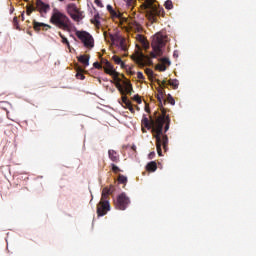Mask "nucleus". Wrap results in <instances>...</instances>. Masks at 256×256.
<instances>
[{
  "mask_svg": "<svg viewBox=\"0 0 256 256\" xmlns=\"http://www.w3.org/2000/svg\"><path fill=\"white\" fill-rule=\"evenodd\" d=\"M171 125V118L167 116V110L162 109V115L158 116L156 120L147 118V116H143L142 119V131L143 133H147L145 129H151L153 133V138L156 139V149L159 157L163 155V151L161 147H163L164 151H167V147L169 145V137L166 134H163V126L164 133L169 131V127Z\"/></svg>",
  "mask_w": 256,
  "mask_h": 256,
  "instance_id": "obj_1",
  "label": "nucleus"
},
{
  "mask_svg": "<svg viewBox=\"0 0 256 256\" xmlns=\"http://www.w3.org/2000/svg\"><path fill=\"white\" fill-rule=\"evenodd\" d=\"M50 23L63 31H69L71 29V20L69 17H67V15L59 11L57 8L53 9Z\"/></svg>",
  "mask_w": 256,
  "mask_h": 256,
  "instance_id": "obj_2",
  "label": "nucleus"
},
{
  "mask_svg": "<svg viewBox=\"0 0 256 256\" xmlns=\"http://www.w3.org/2000/svg\"><path fill=\"white\" fill-rule=\"evenodd\" d=\"M155 3H157V0H145L147 17L152 23H157V17H165V9Z\"/></svg>",
  "mask_w": 256,
  "mask_h": 256,
  "instance_id": "obj_3",
  "label": "nucleus"
},
{
  "mask_svg": "<svg viewBox=\"0 0 256 256\" xmlns=\"http://www.w3.org/2000/svg\"><path fill=\"white\" fill-rule=\"evenodd\" d=\"M165 43H167V36L161 33H157L153 36L151 44L153 52L150 53L151 59H157V57H161V55H163L162 49Z\"/></svg>",
  "mask_w": 256,
  "mask_h": 256,
  "instance_id": "obj_4",
  "label": "nucleus"
},
{
  "mask_svg": "<svg viewBox=\"0 0 256 256\" xmlns=\"http://www.w3.org/2000/svg\"><path fill=\"white\" fill-rule=\"evenodd\" d=\"M76 37L80 39L86 49H93L95 47V39L93 36L86 31H76Z\"/></svg>",
  "mask_w": 256,
  "mask_h": 256,
  "instance_id": "obj_5",
  "label": "nucleus"
},
{
  "mask_svg": "<svg viewBox=\"0 0 256 256\" xmlns=\"http://www.w3.org/2000/svg\"><path fill=\"white\" fill-rule=\"evenodd\" d=\"M137 51H136V56L132 57L134 61L139 65V67H144L146 64L147 65H153V61L151 60V57L149 55L143 54L141 52V46L136 45Z\"/></svg>",
  "mask_w": 256,
  "mask_h": 256,
  "instance_id": "obj_6",
  "label": "nucleus"
},
{
  "mask_svg": "<svg viewBox=\"0 0 256 256\" xmlns=\"http://www.w3.org/2000/svg\"><path fill=\"white\" fill-rule=\"evenodd\" d=\"M66 11L68 15L73 19V21H81L83 19V11L77 7V4L70 3L66 6Z\"/></svg>",
  "mask_w": 256,
  "mask_h": 256,
  "instance_id": "obj_7",
  "label": "nucleus"
},
{
  "mask_svg": "<svg viewBox=\"0 0 256 256\" xmlns=\"http://www.w3.org/2000/svg\"><path fill=\"white\" fill-rule=\"evenodd\" d=\"M131 203V200L129 197H127V194L121 193L116 198V201L114 202L115 208L119 211H125L127 207H129V204Z\"/></svg>",
  "mask_w": 256,
  "mask_h": 256,
  "instance_id": "obj_8",
  "label": "nucleus"
},
{
  "mask_svg": "<svg viewBox=\"0 0 256 256\" xmlns=\"http://www.w3.org/2000/svg\"><path fill=\"white\" fill-rule=\"evenodd\" d=\"M108 211H111V204H109V202H99L97 204L98 217H103V216L107 215Z\"/></svg>",
  "mask_w": 256,
  "mask_h": 256,
  "instance_id": "obj_9",
  "label": "nucleus"
},
{
  "mask_svg": "<svg viewBox=\"0 0 256 256\" xmlns=\"http://www.w3.org/2000/svg\"><path fill=\"white\" fill-rule=\"evenodd\" d=\"M103 69H104V73H106L107 75H111L114 81H118V82L121 81V78L119 77V73L115 71V69H113V65L111 64V62H108L107 65L103 67Z\"/></svg>",
  "mask_w": 256,
  "mask_h": 256,
  "instance_id": "obj_10",
  "label": "nucleus"
},
{
  "mask_svg": "<svg viewBox=\"0 0 256 256\" xmlns=\"http://www.w3.org/2000/svg\"><path fill=\"white\" fill-rule=\"evenodd\" d=\"M116 87L117 89L120 91V93L122 95H125V93H127V95H131V93H133V85L130 84V82H125V89L123 90V86H121V81H116Z\"/></svg>",
  "mask_w": 256,
  "mask_h": 256,
  "instance_id": "obj_11",
  "label": "nucleus"
},
{
  "mask_svg": "<svg viewBox=\"0 0 256 256\" xmlns=\"http://www.w3.org/2000/svg\"><path fill=\"white\" fill-rule=\"evenodd\" d=\"M36 9L39 11V13H47L51 9V6L45 2H42L41 0H37Z\"/></svg>",
  "mask_w": 256,
  "mask_h": 256,
  "instance_id": "obj_12",
  "label": "nucleus"
},
{
  "mask_svg": "<svg viewBox=\"0 0 256 256\" xmlns=\"http://www.w3.org/2000/svg\"><path fill=\"white\" fill-rule=\"evenodd\" d=\"M106 9L113 19H121L123 17V14H121V12H117L115 9H113V6L109 4L106 6Z\"/></svg>",
  "mask_w": 256,
  "mask_h": 256,
  "instance_id": "obj_13",
  "label": "nucleus"
},
{
  "mask_svg": "<svg viewBox=\"0 0 256 256\" xmlns=\"http://www.w3.org/2000/svg\"><path fill=\"white\" fill-rule=\"evenodd\" d=\"M89 59H91V56L87 54H83L77 57V60L83 65L84 68L89 67Z\"/></svg>",
  "mask_w": 256,
  "mask_h": 256,
  "instance_id": "obj_14",
  "label": "nucleus"
},
{
  "mask_svg": "<svg viewBox=\"0 0 256 256\" xmlns=\"http://www.w3.org/2000/svg\"><path fill=\"white\" fill-rule=\"evenodd\" d=\"M108 157L112 163H119L121 161V158L119 157V153L115 150H109L108 151Z\"/></svg>",
  "mask_w": 256,
  "mask_h": 256,
  "instance_id": "obj_15",
  "label": "nucleus"
},
{
  "mask_svg": "<svg viewBox=\"0 0 256 256\" xmlns=\"http://www.w3.org/2000/svg\"><path fill=\"white\" fill-rule=\"evenodd\" d=\"M33 27H34V31H41V27L43 28L44 31H47V29H51V26H49L48 24L40 23L35 20L33 21Z\"/></svg>",
  "mask_w": 256,
  "mask_h": 256,
  "instance_id": "obj_16",
  "label": "nucleus"
},
{
  "mask_svg": "<svg viewBox=\"0 0 256 256\" xmlns=\"http://www.w3.org/2000/svg\"><path fill=\"white\" fill-rule=\"evenodd\" d=\"M165 95V90L163 88H159L158 89V94H157V99L159 101V107H160V111L161 113H163V96Z\"/></svg>",
  "mask_w": 256,
  "mask_h": 256,
  "instance_id": "obj_17",
  "label": "nucleus"
},
{
  "mask_svg": "<svg viewBox=\"0 0 256 256\" xmlns=\"http://www.w3.org/2000/svg\"><path fill=\"white\" fill-rule=\"evenodd\" d=\"M109 190L107 187L103 188L100 203H109Z\"/></svg>",
  "mask_w": 256,
  "mask_h": 256,
  "instance_id": "obj_18",
  "label": "nucleus"
},
{
  "mask_svg": "<svg viewBox=\"0 0 256 256\" xmlns=\"http://www.w3.org/2000/svg\"><path fill=\"white\" fill-rule=\"evenodd\" d=\"M146 170H148L150 173H154V171H157V162L151 161L146 165Z\"/></svg>",
  "mask_w": 256,
  "mask_h": 256,
  "instance_id": "obj_19",
  "label": "nucleus"
},
{
  "mask_svg": "<svg viewBox=\"0 0 256 256\" xmlns=\"http://www.w3.org/2000/svg\"><path fill=\"white\" fill-rule=\"evenodd\" d=\"M110 40L112 43H116L117 45L119 44L120 41H123V37L119 34H109Z\"/></svg>",
  "mask_w": 256,
  "mask_h": 256,
  "instance_id": "obj_20",
  "label": "nucleus"
},
{
  "mask_svg": "<svg viewBox=\"0 0 256 256\" xmlns=\"http://www.w3.org/2000/svg\"><path fill=\"white\" fill-rule=\"evenodd\" d=\"M76 71H77L76 77H77L78 79H80V81L85 80V75L83 74V73H85V70H84L83 68H81V67H78V68L76 69Z\"/></svg>",
  "mask_w": 256,
  "mask_h": 256,
  "instance_id": "obj_21",
  "label": "nucleus"
},
{
  "mask_svg": "<svg viewBox=\"0 0 256 256\" xmlns=\"http://www.w3.org/2000/svg\"><path fill=\"white\" fill-rule=\"evenodd\" d=\"M113 61L114 63H116V65H121V67H125V63L123 62V60H121V57L115 55L113 56Z\"/></svg>",
  "mask_w": 256,
  "mask_h": 256,
  "instance_id": "obj_22",
  "label": "nucleus"
},
{
  "mask_svg": "<svg viewBox=\"0 0 256 256\" xmlns=\"http://www.w3.org/2000/svg\"><path fill=\"white\" fill-rule=\"evenodd\" d=\"M168 85H170V87L173 89H179V80H169Z\"/></svg>",
  "mask_w": 256,
  "mask_h": 256,
  "instance_id": "obj_23",
  "label": "nucleus"
},
{
  "mask_svg": "<svg viewBox=\"0 0 256 256\" xmlns=\"http://www.w3.org/2000/svg\"><path fill=\"white\" fill-rule=\"evenodd\" d=\"M118 47H120V49H122V51H127V42H126L125 38H123L119 42Z\"/></svg>",
  "mask_w": 256,
  "mask_h": 256,
  "instance_id": "obj_24",
  "label": "nucleus"
},
{
  "mask_svg": "<svg viewBox=\"0 0 256 256\" xmlns=\"http://www.w3.org/2000/svg\"><path fill=\"white\" fill-rule=\"evenodd\" d=\"M37 8H35V6L31 5H27L26 6V15H31V13H33V11H36Z\"/></svg>",
  "mask_w": 256,
  "mask_h": 256,
  "instance_id": "obj_25",
  "label": "nucleus"
},
{
  "mask_svg": "<svg viewBox=\"0 0 256 256\" xmlns=\"http://www.w3.org/2000/svg\"><path fill=\"white\" fill-rule=\"evenodd\" d=\"M91 23L94 25H101V22L99 21V13H96L94 15V18L91 20Z\"/></svg>",
  "mask_w": 256,
  "mask_h": 256,
  "instance_id": "obj_26",
  "label": "nucleus"
},
{
  "mask_svg": "<svg viewBox=\"0 0 256 256\" xmlns=\"http://www.w3.org/2000/svg\"><path fill=\"white\" fill-rule=\"evenodd\" d=\"M164 7H165V9H168V10L173 9V1L167 0V1L164 3Z\"/></svg>",
  "mask_w": 256,
  "mask_h": 256,
  "instance_id": "obj_27",
  "label": "nucleus"
},
{
  "mask_svg": "<svg viewBox=\"0 0 256 256\" xmlns=\"http://www.w3.org/2000/svg\"><path fill=\"white\" fill-rule=\"evenodd\" d=\"M118 182L122 183V185H125L127 183V176L119 175L118 176Z\"/></svg>",
  "mask_w": 256,
  "mask_h": 256,
  "instance_id": "obj_28",
  "label": "nucleus"
},
{
  "mask_svg": "<svg viewBox=\"0 0 256 256\" xmlns=\"http://www.w3.org/2000/svg\"><path fill=\"white\" fill-rule=\"evenodd\" d=\"M136 40H138L139 43H145L147 41V39L145 38V36L141 35V34H138L136 36Z\"/></svg>",
  "mask_w": 256,
  "mask_h": 256,
  "instance_id": "obj_29",
  "label": "nucleus"
},
{
  "mask_svg": "<svg viewBox=\"0 0 256 256\" xmlns=\"http://www.w3.org/2000/svg\"><path fill=\"white\" fill-rule=\"evenodd\" d=\"M156 69L158 70V71H167V66H165V64H157L156 65Z\"/></svg>",
  "mask_w": 256,
  "mask_h": 256,
  "instance_id": "obj_30",
  "label": "nucleus"
},
{
  "mask_svg": "<svg viewBox=\"0 0 256 256\" xmlns=\"http://www.w3.org/2000/svg\"><path fill=\"white\" fill-rule=\"evenodd\" d=\"M132 99L133 101H136L138 105H141V103H143V101L141 100V96H139V94L134 95Z\"/></svg>",
  "mask_w": 256,
  "mask_h": 256,
  "instance_id": "obj_31",
  "label": "nucleus"
},
{
  "mask_svg": "<svg viewBox=\"0 0 256 256\" xmlns=\"http://www.w3.org/2000/svg\"><path fill=\"white\" fill-rule=\"evenodd\" d=\"M158 85L160 86V89H164V87H167V80H163L162 82L158 80Z\"/></svg>",
  "mask_w": 256,
  "mask_h": 256,
  "instance_id": "obj_32",
  "label": "nucleus"
},
{
  "mask_svg": "<svg viewBox=\"0 0 256 256\" xmlns=\"http://www.w3.org/2000/svg\"><path fill=\"white\" fill-rule=\"evenodd\" d=\"M161 63L162 65H171V60L169 58H162Z\"/></svg>",
  "mask_w": 256,
  "mask_h": 256,
  "instance_id": "obj_33",
  "label": "nucleus"
},
{
  "mask_svg": "<svg viewBox=\"0 0 256 256\" xmlns=\"http://www.w3.org/2000/svg\"><path fill=\"white\" fill-rule=\"evenodd\" d=\"M167 101L168 103H170V105H175V99L173 98V96H171V94L168 95Z\"/></svg>",
  "mask_w": 256,
  "mask_h": 256,
  "instance_id": "obj_34",
  "label": "nucleus"
},
{
  "mask_svg": "<svg viewBox=\"0 0 256 256\" xmlns=\"http://www.w3.org/2000/svg\"><path fill=\"white\" fill-rule=\"evenodd\" d=\"M111 167H112L113 173H119V171H121V169L117 167V165H115L114 163L111 164Z\"/></svg>",
  "mask_w": 256,
  "mask_h": 256,
  "instance_id": "obj_35",
  "label": "nucleus"
},
{
  "mask_svg": "<svg viewBox=\"0 0 256 256\" xmlns=\"http://www.w3.org/2000/svg\"><path fill=\"white\" fill-rule=\"evenodd\" d=\"M107 190L109 195H113V193H115V186L110 185L109 187H107Z\"/></svg>",
  "mask_w": 256,
  "mask_h": 256,
  "instance_id": "obj_36",
  "label": "nucleus"
},
{
  "mask_svg": "<svg viewBox=\"0 0 256 256\" xmlns=\"http://www.w3.org/2000/svg\"><path fill=\"white\" fill-rule=\"evenodd\" d=\"M13 23L16 29H19V18H17V16L13 18Z\"/></svg>",
  "mask_w": 256,
  "mask_h": 256,
  "instance_id": "obj_37",
  "label": "nucleus"
},
{
  "mask_svg": "<svg viewBox=\"0 0 256 256\" xmlns=\"http://www.w3.org/2000/svg\"><path fill=\"white\" fill-rule=\"evenodd\" d=\"M142 47H143V49L145 50V51H147L148 49H149V41H145V42H143L142 44Z\"/></svg>",
  "mask_w": 256,
  "mask_h": 256,
  "instance_id": "obj_38",
  "label": "nucleus"
},
{
  "mask_svg": "<svg viewBox=\"0 0 256 256\" xmlns=\"http://www.w3.org/2000/svg\"><path fill=\"white\" fill-rule=\"evenodd\" d=\"M142 47H143V49L145 50V51H147L148 49H149V41H145V42H143L142 44Z\"/></svg>",
  "mask_w": 256,
  "mask_h": 256,
  "instance_id": "obj_39",
  "label": "nucleus"
},
{
  "mask_svg": "<svg viewBox=\"0 0 256 256\" xmlns=\"http://www.w3.org/2000/svg\"><path fill=\"white\" fill-rule=\"evenodd\" d=\"M145 73H146V75H147L148 77H151V76L153 75V70L150 69V68H147V69L145 70Z\"/></svg>",
  "mask_w": 256,
  "mask_h": 256,
  "instance_id": "obj_40",
  "label": "nucleus"
},
{
  "mask_svg": "<svg viewBox=\"0 0 256 256\" xmlns=\"http://www.w3.org/2000/svg\"><path fill=\"white\" fill-rule=\"evenodd\" d=\"M93 67H95V69H103V66L99 62H94Z\"/></svg>",
  "mask_w": 256,
  "mask_h": 256,
  "instance_id": "obj_41",
  "label": "nucleus"
},
{
  "mask_svg": "<svg viewBox=\"0 0 256 256\" xmlns=\"http://www.w3.org/2000/svg\"><path fill=\"white\" fill-rule=\"evenodd\" d=\"M137 79H139L140 81H143V79H145V76L143 75L142 72L137 73Z\"/></svg>",
  "mask_w": 256,
  "mask_h": 256,
  "instance_id": "obj_42",
  "label": "nucleus"
},
{
  "mask_svg": "<svg viewBox=\"0 0 256 256\" xmlns=\"http://www.w3.org/2000/svg\"><path fill=\"white\" fill-rule=\"evenodd\" d=\"M94 3L97 5V7L103 8V2H101V0H95Z\"/></svg>",
  "mask_w": 256,
  "mask_h": 256,
  "instance_id": "obj_43",
  "label": "nucleus"
},
{
  "mask_svg": "<svg viewBox=\"0 0 256 256\" xmlns=\"http://www.w3.org/2000/svg\"><path fill=\"white\" fill-rule=\"evenodd\" d=\"M123 96H122V102L124 103V105H126V103H128L130 100H129V98H127L126 96H125V94H122Z\"/></svg>",
  "mask_w": 256,
  "mask_h": 256,
  "instance_id": "obj_44",
  "label": "nucleus"
},
{
  "mask_svg": "<svg viewBox=\"0 0 256 256\" xmlns=\"http://www.w3.org/2000/svg\"><path fill=\"white\" fill-rule=\"evenodd\" d=\"M62 43H64V45H67L69 47V40H67L65 36L62 37Z\"/></svg>",
  "mask_w": 256,
  "mask_h": 256,
  "instance_id": "obj_45",
  "label": "nucleus"
},
{
  "mask_svg": "<svg viewBox=\"0 0 256 256\" xmlns=\"http://www.w3.org/2000/svg\"><path fill=\"white\" fill-rule=\"evenodd\" d=\"M101 63H102V65H107V63H110V62L107 59L102 58Z\"/></svg>",
  "mask_w": 256,
  "mask_h": 256,
  "instance_id": "obj_46",
  "label": "nucleus"
},
{
  "mask_svg": "<svg viewBox=\"0 0 256 256\" xmlns=\"http://www.w3.org/2000/svg\"><path fill=\"white\" fill-rule=\"evenodd\" d=\"M126 109H129V107L133 106V104L131 103V101H129L128 103L125 104Z\"/></svg>",
  "mask_w": 256,
  "mask_h": 256,
  "instance_id": "obj_47",
  "label": "nucleus"
},
{
  "mask_svg": "<svg viewBox=\"0 0 256 256\" xmlns=\"http://www.w3.org/2000/svg\"><path fill=\"white\" fill-rule=\"evenodd\" d=\"M128 110L130 113H135V108H133V106H129Z\"/></svg>",
  "mask_w": 256,
  "mask_h": 256,
  "instance_id": "obj_48",
  "label": "nucleus"
},
{
  "mask_svg": "<svg viewBox=\"0 0 256 256\" xmlns=\"http://www.w3.org/2000/svg\"><path fill=\"white\" fill-rule=\"evenodd\" d=\"M149 159H153L155 157V152H151L149 155H148Z\"/></svg>",
  "mask_w": 256,
  "mask_h": 256,
  "instance_id": "obj_49",
  "label": "nucleus"
},
{
  "mask_svg": "<svg viewBox=\"0 0 256 256\" xmlns=\"http://www.w3.org/2000/svg\"><path fill=\"white\" fill-rule=\"evenodd\" d=\"M21 18H22V21H25V11L22 12Z\"/></svg>",
  "mask_w": 256,
  "mask_h": 256,
  "instance_id": "obj_50",
  "label": "nucleus"
},
{
  "mask_svg": "<svg viewBox=\"0 0 256 256\" xmlns=\"http://www.w3.org/2000/svg\"><path fill=\"white\" fill-rule=\"evenodd\" d=\"M131 149H132V151H137V146L132 145V146H131Z\"/></svg>",
  "mask_w": 256,
  "mask_h": 256,
  "instance_id": "obj_51",
  "label": "nucleus"
},
{
  "mask_svg": "<svg viewBox=\"0 0 256 256\" xmlns=\"http://www.w3.org/2000/svg\"><path fill=\"white\" fill-rule=\"evenodd\" d=\"M59 37H61V39H63V37H65L61 32L58 33Z\"/></svg>",
  "mask_w": 256,
  "mask_h": 256,
  "instance_id": "obj_52",
  "label": "nucleus"
},
{
  "mask_svg": "<svg viewBox=\"0 0 256 256\" xmlns=\"http://www.w3.org/2000/svg\"><path fill=\"white\" fill-rule=\"evenodd\" d=\"M104 37H107V32H104Z\"/></svg>",
  "mask_w": 256,
  "mask_h": 256,
  "instance_id": "obj_53",
  "label": "nucleus"
},
{
  "mask_svg": "<svg viewBox=\"0 0 256 256\" xmlns=\"http://www.w3.org/2000/svg\"><path fill=\"white\" fill-rule=\"evenodd\" d=\"M25 1V3H29V0H24Z\"/></svg>",
  "mask_w": 256,
  "mask_h": 256,
  "instance_id": "obj_54",
  "label": "nucleus"
},
{
  "mask_svg": "<svg viewBox=\"0 0 256 256\" xmlns=\"http://www.w3.org/2000/svg\"><path fill=\"white\" fill-rule=\"evenodd\" d=\"M146 111L149 112V110L146 108Z\"/></svg>",
  "mask_w": 256,
  "mask_h": 256,
  "instance_id": "obj_55",
  "label": "nucleus"
},
{
  "mask_svg": "<svg viewBox=\"0 0 256 256\" xmlns=\"http://www.w3.org/2000/svg\"><path fill=\"white\" fill-rule=\"evenodd\" d=\"M59 1H64V0H59Z\"/></svg>",
  "mask_w": 256,
  "mask_h": 256,
  "instance_id": "obj_56",
  "label": "nucleus"
}]
</instances>
